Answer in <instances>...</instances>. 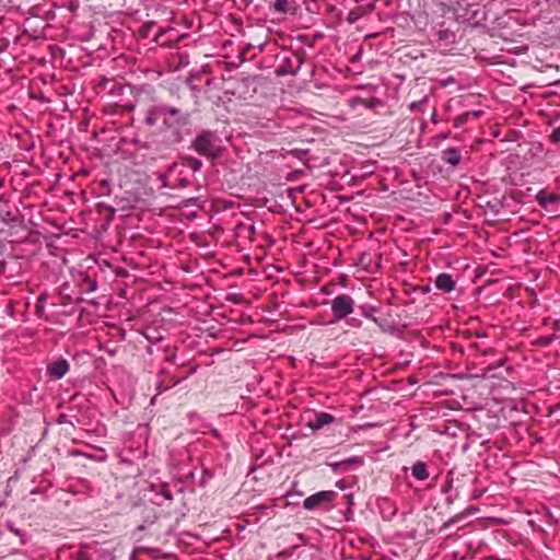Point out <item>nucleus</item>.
<instances>
[{"label":"nucleus","instance_id":"28","mask_svg":"<svg viewBox=\"0 0 560 560\" xmlns=\"http://www.w3.org/2000/svg\"><path fill=\"white\" fill-rule=\"evenodd\" d=\"M253 47H254V46H253L252 44H248V45L245 47V49H244L243 54H245L247 50H249V49H250V48H253Z\"/></svg>","mask_w":560,"mask_h":560},{"label":"nucleus","instance_id":"22","mask_svg":"<svg viewBox=\"0 0 560 560\" xmlns=\"http://www.w3.org/2000/svg\"><path fill=\"white\" fill-rule=\"evenodd\" d=\"M358 19H359V15L357 13H354L353 11H351L349 13L348 22L354 23Z\"/></svg>","mask_w":560,"mask_h":560},{"label":"nucleus","instance_id":"11","mask_svg":"<svg viewBox=\"0 0 560 560\" xmlns=\"http://www.w3.org/2000/svg\"><path fill=\"white\" fill-rule=\"evenodd\" d=\"M271 8L280 14H295L296 12V8L289 0H276Z\"/></svg>","mask_w":560,"mask_h":560},{"label":"nucleus","instance_id":"7","mask_svg":"<svg viewBox=\"0 0 560 560\" xmlns=\"http://www.w3.org/2000/svg\"><path fill=\"white\" fill-rule=\"evenodd\" d=\"M456 20L458 22L468 23L469 25H477L485 20V12L474 8V5L467 4L465 14H462L459 10H456Z\"/></svg>","mask_w":560,"mask_h":560},{"label":"nucleus","instance_id":"24","mask_svg":"<svg viewBox=\"0 0 560 560\" xmlns=\"http://www.w3.org/2000/svg\"><path fill=\"white\" fill-rule=\"evenodd\" d=\"M465 9H467V7H463L462 4L457 3V7L454 8V12L456 13V10H459L462 14H465Z\"/></svg>","mask_w":560,"mask_h":560},{"label":"nucleus","instance_id":"23","mask_svg":"<svg viewBox=\"0 0 560 560\" xmlns=\"http://www.w3.org/2000/svg\"><path fill=\"white\" fill-rule=\"evenodd\" d=\"M453 83H455V79L450 77L448 79H446V80H444L442 82V85L443 86H447V85L453 84Z\"/></svg>","mask_w":560,"mask_h":560},{"label":"nucleus","instance_id":"1","mask_svg":"<svg viewBox=\"0 0 560 560\" xmlns=\"http://www.w3.org/2000/svg\"><path fill=\"white\" fill-rule=\"evenodd\" d=\"M277 60L279 63L275 72L279 77H284L296 75L304 58L301 54L287 49L277 55Z\"/></svg>","mask_w":560,"mask_h":560},{"label":"nucleus","instance_id":"4","mask_svg":"<svg viewBox=\"0 0 560 560\" xmlns=\"http://www.w3.org/2000/svg\"><path fill=\"white\" fill-rule=\"evenodd\" d=\"M215 135L211 131H202L194 141V149L205 155L215 156Z\"/></svg>","mask_w":560,"mask_h":560},{"label":"nucleus","instance_id":"12","mask_svg":"<svg viewBox=\"0 0 560 560\" xmlns=\"http://www.w3.org/2000/svg\"><path fill=\"white\" fill-rule=\"evenodd\" d=\"M442 159L452 166H456L460 162V152L456 148H448L443 151Z\"/></svg>","mask_w":560,"mask_h":560},{"label":"nucleus","instance_id":"2","mask_svg":"<svg viewBox=\"0 0 560 560\" xmlns=\"http://www.w3.org/2000/svg\"><path fill=\"white\" fill-rule=\"evenodd\" d=\"M336 495L331 490L316 492L304 500L303 508L308 511L328 509Z\"/></svg>","mask_w":560,"mask_h":560},{"label":"nucleus","instance_id":"5","mask_svg":"<svg viewBox=\"0 0 560 560\" xmlns=\"http://www.w3.org/2000/svg\"><path fill=\"white\" fill-rule=\"evenodd\" d=\"M438 48L443 51H451L454 49L457 36L456 33L450 28H440L435 32Z\"/></svg>","mask_w":560,"mask_h":560},{"label":"nucleus","instance_id":"6","mask_svg":"<svg viewBox=\"0 0 560 560\" xmlns=\"http://www.w3.org/2000/svg\"><path fill=\"white\" fill-rule=\"evenodd\" d=\"M536 200L545 210L555 212L558 209L560 196L555 192H549L546 189H541L537 192Z\"/></svg>","mask_w":560,"mask_h":560},{"label":"nucleus","instance_id":"13","mask_svg":"<svg viewBox=\"0 0 560 560\" xmlns=\"http://www.w3.org/2000/svg\"><path fill=\"white\" fill-rule=\"evenodd\" d=\"M412 476L420 481L427 480L429 478V472L427 469V465L423 462H416L411 468Z\"/></svg>","mask_w":560,"mask_h":560},{"label":"nucleus","instance_id":"27","mask_svg":"<svg viewBox=\"0 0 560 560\" xmlns=\"http://www.w3.org/2000/svg\"><path fill=\"white\" fill-rule=\"evenodd\" d=\"M352 325L359 327L361 325V322L358 319H352Z\"/></svg>","mask_w":560,"mask_h":560},{"label":"nucleus","instance_id":"18","mask_svg":"<svg viewBox=\"0 0 560 560\" xmlns=\"http://www.w3.org/2000/svg\"><path fill=\"white\" fill-rule=\"evenodd\" d=\"M329 466H330V467L332 468V470H335V471H337V470H341V469H347V468L345 467V463H343V460H341V462H337V463H331V464H329Z\"/></svg>","mask_w":560,"mask_h":560},{"label":"nucleus","instance_id":"33","mask_svg":"<svg viewBox=\"0 0 560 560\" xmlns=\"http://www.w3.org/2000/svg\"><path fill=\"white\" fill-rule=\"evenodd\" d=\"M249 231H250L252 233H254V231H255V226H254V225H250Z\"/></svg>","mask_w":560,"mask_h":560},{"label":"nucleus","instance_id":"29","mask_svg":"<svg viewBox=\"0 0 560 560\" xmlns=\"http://www.w3.org/2000/svg\"><path fill=\"white\" fill-rule=\"evenodd\" d=\"M409 105H412V106L421 105V102H412V103H410Z\"/></svg>","mask_w":560,"mask_h":560},{"label":"nucleus","instance_id":"8","mask_svg":"<svg viewBox=\"0 0 560 560\" xmlns=\"http://www.w3.org/2000/svg\"><path fill=\"white\" fill-rule=\"evenodd\" d=\"M68 371L69 363L65 359L55 361L48 366V374L54 380H60L68 373Z\"/></svg>","mask_w":560,"mask_h":560},{"label":"nucleus","instance_id":"32","mask_svg":"<svg viewBox=\"0 0 560 560\" xmlns=\"http://www.w3.org/2000/svg\"><path fill=\"white\" fill-rule=\"evenodd\" d=\"M179 184H180V186H185V185H186V180H185V179H183V180H180V183H179Z\"/></svg>","mask_w":560,"mask_h":560},{"label":"nucleus","instance_id":"14","mask_svg":"<svg viewBox=\"0 0 560 560\" xmlns=\"http://www.w3.org/2000/svg\"><path fill=\"white\" fill-rule=\"evenodd\" d=\"M345 467L348 468L351 465L362 466L363 459L361 457H350L343 460Z\"/></svg>","mask_w":560,"mask_h":560},{"label":"nucleus","instance_id":"15","mask_svg":"<svg viewBox=\"0 0 560 560\" xmlns=\"http://www.w3.org/2000/svg\"><path fill=\"white\" fill-rule=\"evenodd\" d=\"M159 494H161L167 501H171L173 499V495L165 483L160 487Z\"/></svg>","mask_w":560,"mask_h":560},{"label":"nucleus","instance_id":"20","mask_svg":"<svg viewBox=\"0 0 560 560\" xmlns=\"http://www.w3.org/2000/svg\"><path fill=\"white\" fill-rule=\"evenodd\" d=\"M290 153L292 155L296 156L298 159H302V155L306 154L307 150H305V151H303V150H292Z\"/></svg>","mask_w":560,"mask_h":560},{"label":"nucleus","instance_id":"10","mask_svg":"<svg viewBox=\"0 0 560 560\" xmlns=\"http://www.w3.org/2000/svg\"><path fill=\"white\" fill-rule=\"evenodd\" d=\"M334 422V417L326 412H318L315 415V418L312 422H310V428L313 430H319L323 427L330 424Z\"/></svg>","mask_w":560,"mask_h":560},{"label":"nucleus","instance_id":"17","mask_svg":"<svg viewBox=\"0 0 560 560\" xmlns=\"http://www.w3.org/2000/svg\"><path fill=\"white\" fill-rule=\"evenodd\" d=\"M201 161L197 159H190V167L192 168V171L198 172L201 168Z\"/></svg>","mask_w":560,"mask_h":560},{"label":"nucleus","instance_id":"19","mask_svg":"<svg viewBox=\"0 0 560 560\" xmlns=\"http://www.w3.org/2000/svg\"><path fill=\"white\" fill-rule=\"evenodd\" d=\"M199 79V75H190L189 79H188V84L190 85L191 90L192 91H199L197 89V85L194 83L195 80H198Z\"/></svg>","mask_w":560,"mask_h":560},{"label":"nucleus","instance_id":"9","mask_svg":"<svg viewBox=\"0 0 560 560\" xmlns=\"http://www.w3.org/2000/svg\"><path fill=\"white\" fill-rule=\"evenodd\" d=\"M435 287L444 292H451L455 288V282L447 273H441L435 279Z\"/></svg>","mask_w":560,"mask_h":560},{"label":"nucleus","instance_id":"16","mask_svg":"<svg viewBox=\"0 0 560 560\" xmlns=\"http://www.w3.org/2000/svg\"><path fill=\"white\" fill-rule=\"evenodd\" d=\"M550 140L555 144H560V126L551 132Z\"/></svg>","mask_w":560,"mask_h":560},{"label":"nucleus","instance_id":"26","mask_svg":"<svg viewBox=\"0 0 560 560\" xmlns=\"http://www.w3.org/2000/svg\"><path fill=\"white\" fill-rule=\"evenodd\" d=\"M368 105H371V106L380 105V101L376 100V98H373V100L370 101V103Z\"/></svg>","mask_w":560,"mask_h":560},{"label":"nucleus","instance_id":"21","mask_svg":"<svg viewBox=\"0 0 560 560\" xmlns=\"http://www.w3.org/2000/svg\"><path fill=\"white\" fill-rule=\"evenodd\" d=\"M165 33H166V30H163V28L159 30L158 34H156V35H155V37H154V42H155V43H160V40H161L162 36H163Z\"/></svg>","mask_w":560,"mask_h":560},{"label":"nucleus","instance_id":"30","mask_svg":"<svg viewBox=\"0 0 560 560\" xmlns=\"http://www.w3.org/2000/svg\"><path fill=\"white\" fill-rule=\"evenodd\" d=\"M171 114H172V115H176V114H177L176 108H174V107H173V108L171 109Z\"/></svg>","mask_w":560,"mask_h":560},{"label":"nucleus","instance_id":"3","mask_svg":"<svg viewBox=\"0 0 560 560\" xmlns=\"http://www.w3.org/2000/svg\"><path fill=\"white\" fill-rule=\"evenodd\" d=\"M354 310V301L350 295L340 294L331 301V311L337 320L350 315Z\"/></svg>","mask_w":560,"mask_h":560},{"label":"nucleus","instance_id":"25","mask_svg":"<svg viewBox=\"0 0 560 560\" xmlns=\"http://www.w3.org/2000/svg\"><path fill=\"white\" fill-rule=\"evenodd\" d=\"M266 45H267V42L260 43V44L258 45V50H259L260 52H261V51H264V49H265Z\"/></svg>","mask_w":560,"mask_h":560},{"label":"nucleus","instance_id":"31","mask_svg":"<svg viewBox=\"0 0 560 560\" xmlns=\"http://www.w3.org/2000/svg\"><path fill=\"white\" fill-rule=\"evenodd\" d=\"M147 121H148L150 125H152V124H153V120H152V118H151V117H148V118H147Z\"/></svg>","mask_w":560,"mask_h":560}]
</instances>
